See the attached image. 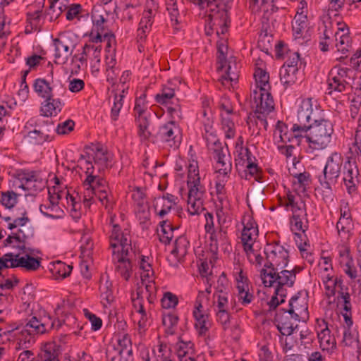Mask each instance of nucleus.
<instances>
[{
	"instance_id": "obj_12",
	"label": "nucleus",
	"mask_w": 361,
	"mask_h": 361,
	"mask_svg": "<svg viewBox=\"0 0 361 361\" xmlns=\"http://www.w3.org/2000/svg\"><path fill=\"white\" fill-rule=\"evenodd\" d=\"M26 133L25 139L31 145H42L44 142H49L54 137L50 133L54 129V123L44 121L38 117L30 118L25 125Z\"/></svg>"
},
{
	"instance_id": "obj_31",
	"label": "nucleus",
	"mask_w": 361,
	"mask_h": 361,
	"mask_svg": "<svg viewBox=\"0 0 361 361\" xmlns=\"http://www.w3.org/2000/svg\"><path fill=\"white\" fill-rule=\"evenodd\" d=\"M198 118L203 127L202 135L207 141V147L221 143L216 137V131L214 128V121L211 113L204 109L198 114Z\"/></svg>"
},
{
	"instance_id": "obj_41",
	"label": "nucleus",
	"mask_w": 361,
	"mask_h": 361,
	"mask_svg": "<svg viewBox=\"0 0 361 361\" xmlns=\"http://www.w3.org/2000/svg\"><path fill=\"white\" fill-rule=\"evenodd\" d=\"M192 342L180 341L177 344V356L179 361H203V357L196 355Z\"/></svg>"
},
{
	"instance_id": "obj_51",
	"label": "nucleus",
	"mask_w": 361,
	"mask_h": 361,
	"mask_svg": "<svg viewBox=\"0 0 361 361\" xmlns=\"http://www.w3.org/2000/svg\"><path fill=\"white\" fill-rule=\"evenodd\" d=\"M75 322V317L72 315H67L66 318L63 319H57L54 320L51 317H44L41 319V324H43V329H44V332L51 330L52 329H59L62 324H64L67 326H70L73 322Z\"/></svg>"
},
{
	"instance_id": "obj_56",
	"label": "nucleus",
	"mask_w": 361,
	"mask_h": 361,
	"mask_svg": "<svg viewBox=\"0 0 361 361\" xmlns=\"http://www.w3.org/2000/svg\"><path fill=\"white\" fill-rule=\"evenodd\" d=\"M33 88L37 94L43 99L54 94L51 84L44 78H37L34 80Z\"/></svg>"
},
{
	"instance_id": "obj_8",
	"label": "nucleus",
	"mask_w": 361,
	"mask_h": 361,
	"mask_svg": "<svg viewBox=\"0 0 361 361\" xmlns=\"http://www.w3.org/2000/svg\"><path fill=\"white\" fill-rule=\"evenodd\" d=\"M250 102L252 108L255 109L256 118L252 121V118L247 122L249 128L251 130L252 126L255 124L257 128V132L254 129L252 134H259L261 127L267 130L268 123L264 116L269 114L274 109V102L270 93V91H257L252 90L250 94Z\"/></svg>"
},
{
	"instance_id": "obj_24",
	"label": "nucleus",
	"mask_w": 361,
	"mask_h": 361,
	"mask_svg": "<svg viewBox=\"0 0 361 361\" xmlns=\"http://www.w3.org/2000/svg\"><path fill=\"white\" fill-rule=\"evenodd\" d=\"M217 71L219 74L220 80L225 86L232 85L236 82L239 77L240 66L235 57H230L224 59L222 63H218Z\"/></svg>"
},
{
	"instance_id": "obj_54",
	"label": "nucleus",
	"mask_w": 361,
	"mask_h": 361,
	"mask_svg": "<svg viewBox=\"0 0 361 361\" xmlns=\"http://www.w3.org/2000/svg\"><path fill=\"white\" fill-rule=\"evenodd\" d=\"M154 16L149 15L145 16V14L142 13V16L137 30V36L139 42H143L151 31L152 26L154 23Z\"/></svg>"
},
{
	"instance_id": "obj_40",
	"label": "nucleus",
	"mask_w": 361,
	"mask_h": 361,
	"mask_svg": "<svg viewBox=\"0 0 361 361\" xmlns=\"http://www.w3.org/2000/svg\"><path fill=\"white\" fill-rule=\"evenodd\" d=\"M177 197L167 193L161 197H157L154 200V209L156 214L161 218L166 215L176 203Z\"/></svg>"
},
{
	"instance_id": "obj_42",
	"label": "nucleus",
	"mask_w": 361,
	"mask_h": 361,
	"mask_svg": "<svg viewBox=\"0 0 361 361\" xmlns=\"http://www.w3.org/2000/svg\"><path fill=\"white\" fill-rule=\"evenodd\" d=\"M63 351V348L56 342L46 343L39 354V361H60L59 355Z\"/></svg>"
},
{
	"instance_id": "obj_39",
	"label": "nucleus",
	"mask_w": 361,
	"mask_h": 361,
	"mask_svg": "<svg viewBox=\"0 0 361 361\" xmlns=\"http://www.w3.org/2000/svg\"><path fill=\"white\" fill-rule=\"evenodd\" d=\"M63 103L59 98H54V95L44 99L41 103L40 115L45 117L57 116L62 110Z\"/></svg>"
},
{
	"instance_id": "obj_1",
	"label": "nucleus",
	"mask_w": 361,
	"mask_h": 361,
	"mask_svg": "<svg viewBox=\"0 0 361 361\" xmlns=\"http://www.w3.org/2000/svg\"><path fill=\"white\" fill-rule=\"evenodd\" d=\"M4 226L11 231L4 240L3 245L11 250L0 257V270L20 269L26 271H35L41 266L40 251L32 247L28 241L33 237L34 231L28 226L30 219L23 210L20 216L14 214L2 216Z\"/></svg>"
},
{
	"instance_id": "obj_10",
	"label": "nucleus",
	"mask_w": 361,
	"mask_h": 361,
	"mask_svg": "<svg viewBox=\"0 0 361 361\" xmlns=\"http://www.w3.org/2000/svg\"><path fill=\"white\" fill-rule=\"evenodd\" d=\"M334 132L332 123L327 119L321 118L310 126L305 137L310 148L320 150L329 146L331 142Z\"/></svg>"
},
{
	"instance_id": "obj_27",
	"label": "nucleus",
	"mask_w": 361,
	"mask_h": 361,
	"mask_svg": "<svg viewBox=\"0 0 361 361\" xmlns=\"http://www.w3.org/2000/svg\"><path fill=\"white\" fill-rule=\"evenodd\" d=\"M343 180L350 195L357 192L360 183V173L355 161L349 159L345 162L343 171Z\"/></svg>"
},
{
	"instance_id": "obj_50",
	"label": "nucleus",
	"mask_w": 361,
	"mask_h": 361,
	"mask_svg": "<svg viewBox=\"0 0 361 361\" xmlns=\"http://www.w3.org/2000/svg\"><path fill=\"white\" fill-rule=\"evenodd\" d=\"M238 117H222L220 121V129L227 140H232L236 135L235 121Z\"/></svg>"
},
{
	"instance_id": "obj_18",
	"label": "nucleus",
	"mask_w": 361,
	"mask_h": 361,
	"mask_svg": "<svg viewBox=\"0 0 361 361\" xmlns=\"http://www.w3.org/2000/svg\"><path fill=\"white\" fill-rule=\"evenodd\" d=\"M263 252L266 255L267 262L262 269H283L288 264L289 252L279 243L267 244Z\"/></svg>"
},
{
	"instance_id": "obj_30",
	"label": "nucleus",
	"mask_w": 361,
	"mask_h": 361,
	"mask_svg": "<svg viewBox=\"0 0 361 361\" xmlns=\"http://www.w3.org/2000/svg\"><path fill=\"white\" fill-rule=\"evenodd\" d=\"M45 0H36L35 5H30L27 13V25L25 32L30 33L32 31H39L44 24L42 10Z\"/></svg>"
},
{
	"instance_id": "obj_28",
	"label": "nucleus",
	"mask_w": 361,
	"mask_h": 361,
	"mask_svg": "<svg viewBox=\"0 0 361 361\" xmlns=\"http://www.w3.org/2000/svg\"><path fill=\"white\" fill-rule=\"evenodd\" d=\"M210 147L208 149L213 152L214 159L216 160V172L219 173V177L222 176L223 178H227L232 169L231 159L224 152L221 142Z\"/></svg>"
},
{
	"instance_id": "obj_46",
	"label": "nucleus",
	"mask_w": 361,
	"mask_h": 361,
	"mask_svg": "<svg viewBox=\"0 0 361 361\" xmlns=\"http://www.w3.org/2000/svg\"><path fill=\"white\" fill-rule=\"evenodd\" d=\"M113 260L116 262V270L119 275H121L125 280L128 281L131 275V263L128 258V255H123V253H118V255H112Z\"/></svg>"
},
{
	"instance_id": "obj_26",
	"label": "nucleus",
	"mask_w": 361,
	"mask_h": 361,
	"mask_svg": "<svg viewBox=\"0 0 361 361\" xmlns=\"http://www.w3.org/2000/svg\"><path fill=\"white\" fill-rule=\"evenodd\" d=\"M131 73L126 71L123 73L120 78L121 87L119 90L114 92V102L111 109V118L116 121L118 120L120 111L123 106L124 99L126 98L128 86L126 84L130 80Z\"/></svg>"
},
{
	"instance_id": "obj_52",
	"label": "nucleus",
	"mask_w": 361,
	"mask_h": 361,
	"mask_svg": "<svg viewBox=\"0 0 361 361\" xmlns=\"http://www.w3.org/2000/svg\"><path fill=\"white\" fill-rule=\"evenodd\" d=\"M176 85L171 82H168L164 85L159 93L154 97L155 101L160 104H166L174 98Z\"/></svg>"
},
{
	"instance_id": "obj_11",
	"label": "nucleus",
	"mask_w": 361,
	"mask_h": 361,
	"mask_svg": "<svg viewBox=\"0 0 361 361\" xmlns=\"http://www.w3.org/2000/svg\"><path fill=\"white\" fill-rule=\"evenodd\" d=\"M260 276L264 286L274 288L275 293L281 297L286 296V287L293 286L295 281V274L283 269H262Z\"/></svg>"
},
{
	"instance_id": "obj_7",
	"label": "nucleus",
	"mask_w": 361,
	"mask_h": 361,
	"mask_svg": "<svg viewBox=\"0 0 361 361\" xmlns=\"http://www.w3.org/2000/svg\"><path fill=\"white\" fill-rule=\"evenodd\" d=\"M279 207L289 214V224L292 232H303L307 229L306 205L301 196L294 191H288L278 198Z\"/></svg>"
},
{
	"instance_id": "obj_45",
	"label": "nucleus",
	"mask_w": 361,
	"mask_h": 361,
	"mask_svg": "<svg viewBox=\"0 0 361 361\" xmlns=\"http://www.w3.org/2000/svg\"><path fill=\"white\" fill-rule=\"evenodd\" d=\"M179 318L175 310H164L162 312V324L167 335H173L178 329Z\"/></svg>"
},
{
	"instance_id": "obj_5",
	"label": "nucleus",
	"mask_w": 361,
	"mask_h": 361,
	"mask_svg": "<svg viewBox=\"0 0 361 361\" xmlns=\"http://www.w3.org/2000/svg\"><path fill=\"white\" fill-rule=\"evenodd\" d=\"M214 289L212 307L217 321L226 329L229 326L232 313L238 312L241 307L236 294L234 296L231 295L228 283L224 274L219 277Z\"/></svg>"
},
{
	"instance_id": "obj_49",
	"label": "nucleus",
	"mask_w": 361,
	"mask_h": 361,
	"mask_svg": "<svg viewBox=\"0 0 361 361\" xmlns=\"http://www.w3.org/2000/svg\"><path fill=\"white\" fill-rule=\"evenodd\" d=\"M298 68L283 65L280 69V80L283 85L287 87L294 84L298 80Z\"/></svg>"
},
{
	"instance_id": "obj_43",
	"label": "nucleus",
	"mask_w": 361,
	"mask_h": 361,
	"mask_svg": "<svg viewBox=\"0 0 361 361\" xmlns=\"http://www.w3.org/2000/svg\"><path fill=\"white\" fill-rule=\"evenodd\" d=\"M243 140L242 137H239L235 143V161L236 166L240 169L245 166L246 164L251 161H255V157L252 156V153L247 147L243 146Z\"/></svg>"
},
{
	"instance_id": "obj_47",
	"label": "nucleus",
	"mask_w": 361,
	"mask_h": 361,
	"mask_svg": "<svg viewBox=\"0 0 361 361\" xmlns=\"http://www.w3.org/2000/svg\"><path fill=\"white\" fill-rule=\"evenodd\" d=\"M255 85L252 90L270 91L271 85L269 82V74L262 68H256L254 73Z\"/></svg>"
},
{
	"instance_id": "obj_37",
	"label": "nucleus",
	"mask_w": 361,
	"mask_h": 361,
	"mask_svg": "<svg viewBox=\"0 0 361 361\" xmlns=\"http://www.w3.org/2000/svg\"><path fill=\"white\" fill-rule=\"evenodd\" d=\"M295 317V322L305 321L308 318L307 302L304 298L298 295L293 296L289 301V308L286 310Z\"/></svg>"
},
{
	"instance_id": "obj_62",
	"label": "nucleus",
	"mask_w": 361,
	"mask_h": 361,
	"mask_svg": "<svg viewBox=\"0 0 361 361\" xmlns=\"http://www.w3.org/2000/svg\"><path fill=\"white\" fill-rule=\"evenodd\" d=\"M354 228V224L352 219L339 218L337 224L336 228L338 235L345 239H348L352 234Z\"/></svg>"
},
{
	"instance_id": "obj_17",
	"label": "nucleus",
	"mask_w": 361,
	"mask_h": 361,
	"mask_svg": "<svg viewBox=\"0 0 361 361\" xmlns=\"http://www.w3.org/2000/svg\"><path fill=\"white\" fill-rule=\"evenodd\" d=\"M350 71L348 68L334 66L331 69L327 79V94L333 95L336 93L344 92L351 88Z\"/></svg>"
},
{
	"instance_id": "obj_21",
	"label": "nucleus",
	"mask_w": 361,
	"mask_h": 361,
	"mask_svg": "<svg viewBox=\"0 0 361 361\" xmlns=\"http://www.w3.org/2000/svg\"><path fill=\"white\" fill-rule=\"evenodd\" d=\"M293 319H295V317L284 310L279 311L275 316L278 330L283 336H286L284 341V348L286 351L293 349V337L291 336L294 334L296 329L300 327L294 324Z\"/></svg>"
},
{
	"instance_id": "obj_61",
	"label": "nucleus",
	"mask_w": 361,
	"mask_h": 361,
	"mask_svg": "<svg viewBox=\"0 0 361 361\" xmlns=\"http://www.w3.org/2000/svg\"><path fill=\"white\" fill-rule=\"evenodd\" d=\"M293 32L295 38H300L302 37L303 32L307 27V16H304L301 13L298 15H295L293 24Z\"/></svg>"
},
{
	"instance_id": "obj_38",
	"label": "nucleus",
	"mask_w": 361,
	"mask_h": 361,
	"mask_svg": "<svg viewBox=\"0 0 361 361\" xmlns=\"http://www.w3.org/2000/svg\"><path fill=\"white\" fill-rule=\"evenodd\" d=\"M209 235L211 251L215 252H217L219 249H221L224 252H229L231 250V246L228 242L226 231L220 228Z\"/></svg>"
},
{
	"instance_id": "obj_32",
	"label": "nucleus",
	"mask_w": 361,
	"mask_h": 361,
	"mask_svg": "<svg viewBox=\"0 0 361 361\" xmlns=\"http://www.w3.org/2000/svg\"><path fill=\"white\" fill-rule=\"evenodd\" d=\"M337 31L334 34L335 47L338 52L347 54L351 47V38L348 25L344 22L336 23Z\"/></svg>"
},
{
	"instance_id": "obj_48",
	"label": "nucleus",
	"mask_w": 361,
	"mask_h": 361,
	"mask_svg": "<svg viewBox=\"0 0 361 361\" xmlns=\"http://www.w3.org/2000/svg\"><path fill=\"white\" fill-rule=\"evenodd\" d=\"M190 247V243L186 236L180 235L175 242L171 254L177 260L181 262L188 253Z\"/></svg>"
},
{
	"instance_id": "obj_53",
	"label": "nucleus",
	"mask_w": 361,
	"mask_h": 361,
	"mask_svg": "<svg viewBox=\"0 0 361 361\" xmlns=\"http://www.w3.org/2000/svg\"><path fill=\"white\" fill-rule=\"evenodd\" d=\"M244 250L246 252L247 258L250 263L257 267H261L264 262V257L262 255L259 244L249 246L245 245Z\"/></svg>"
},
{
	"instance_id": "obj_57",
	"label": "nucleus",
	"mask_w": 361,
	"mask_h": 361,
	"mask_svg": "<svg viewBox=\"0 0 361 361\" xmlns=\"http://www.w3.org/2000/svg\"><path fill=\"white\" fill-rule=\"evenodd\" d=\"M49 269L56 279H63L70 275L72 267L61 261H56L50 264Z\"/></svg>"
},
{
	"instance_id": "obj_35",
	"label": "nucleus",
	"mask_w": 361,
	"mask_h": 361,
	"mask_svg": "<svg viewBox=\"0 0 361 361\" xmlns=\"http://www.w3.org/2000/svg\"><path fill=\"white\" fill-rule=\"evenodd\" d=\"M242 224L243 228L241 233V241L243 247L259 244L255 241L258 236V227L252 217L245 216Z\"/></svg>"
},
{
	"instance_id": "obj_23",
	"label": "nucleus",
	"mask_w": 361,
	"mask_h": 361,
	"mask_svg": "<svg viewBox=\"0 0 361 361\" xmlns=\"http://www.w3.org/2000/svg\"><path fill=\"white\" fill-rule=\"evenodd\" d=\"M158 136L161 141L171 148L177 149L182 142V132L175 121H169L159 128Z\"/></svg>"
},
{
	"instance_id": "obj_13",
	"label": "nucleus",
	"mask_w": 361,
	"mask_h": 361,
	"mask_svg": "<svg viewBox=\"0 0 361 361\" xmlns=\"http://www.w3.org/2000/svg\"><path fill=\"white\" fill-rule=\"evenodd\" d=\"M322 111L319 108L317 101L312 98L302 99L298 105L295 130L307 133L310 126L322 117Z\"/></svg>"
},
{
	"instance_id": "obj_25",
	"label": "nucleus",
	"mask_w": 361,
	"mask_h": 361,
	"mask_svg": "<svg viewBox=\"0 0 361 361\" xmlns=\"http://www.w3.org/2000/svg\"><path fill=\"white\" fill-rule=\"evenodd\" d=\"M317 332L319 348L323 352L331 355L337 350L336 338L331 334V330L324 320H317Z\"/></svg>"
},
{
	"instance_id": "obj_16",
	"label": "nucleus",
	"mask_w": 361,
	"mask_h": 361,
	"mask_svg": "<svg viewBox=\"0 0 361 361\" xmlns=\"http://www.w3.org/2000/svg\"><path fill=\"white\" fill-rule=\"evenodd\" d=\"M11 332L16 337L20 345L27 348V344L34 343V336L44 333V329H43V324H41V320L33 317L25 325L17 326L16 329H3L0 328V336Z\"/></svg>"
},
{
	"instance_id": "obj_4",
	"label": "nucleus",
	"mask_w": 361,
	"mask_h": 361,
	"mask_svg": "<svg viewBox=\"0 0 361 361\" xmlns=\"http://www.w3.org/2000/svg\"><path fill=\"white\" fill-rule=\"evenodd\" d=\"M67 210L75 220L81 216V204L71 195L67 183L57 176L49 180L48 197L40 204V212L50 219H61Z\"/></svg>"
},
{
	"instance_id": "obj_29",
	"label": "nucleus",
	"mask_w": 361,
	"mask_h": 361,
	"mask_svg": "<svg viewBox=\"0 0 361 361\" xmlns=\"http://www.w3.org/2000/svg\"><path fill=\"white\" fill-rule=\"evenodd\" d=\"M141 361H174L171 349L166 345L160 344L149 350L144 345L139 348Z\"/></svg>"
},
{
	"instance_id": "obj_55",
	"label": "nucleus",
	"mask_w": 361,
	"mask_h": 361,
	"mask_svg": "<svg viewBox=\"0 0 361 361\" xmlns=\"http://www.w3.org/2000/svg\"><path fill=\"white\" fill-rule=\"evenodd\" d=\"M84 54L91 61L92 67H97L101 61L102 47L99 44H86L83 48Z\"/></svg>"
},
{
	"instance_id": "obj_19",
	"label": "nucleus",
	"mask_w": 361,
	"mask_h": 361,
	"mask_svg": "<svg viewBox=\"0 0 361 361\" xmlns=\"http://www.w3.org/2000/svg\"><path fill=\"white\" fill-rule=\"evenodd\" d=\"M75 34L70 31L61 32L53 39L54 61L59 65L65 64L75 48Z\"/></svg>"
},
{
	"instance_id": "obj_44",
	"label": "nucleus",
	"mask_w": 361,
	"mask_h": 361,
	"mask_svg": "<svg viewBox=\"0 0 361 361\" xmlns=\"http://www.w3.org/2000/svg\"><path fill=\"white\" fill-rule=\"evenodd\" d=\"M99 292L101 300L104 307H108L114 301L112 283L107 276H102L100 279Z\"/></svg>"
},
{
	"instance_id": "obj_34",
	"label": "nucleus",
	"mask_w": 361,
	"mask_h": 361,
	"mask_svg": "<svg viewBox=\"0 0 361 361\" xmlns=\"http://www.w3.org/2000/svg\"><path fill=\"white\" fill-rule=\"evenodd\" d=\"M192 315L195 319V328L198 335L205 336L212 324L209 314L203 305L198 304L197 307H194Z\"/></svg>"
},
{
	"instance_id": "obj_59",
	"label": "nucleus",
	"mask_w": 361,
	"mask_h": 361,
	"mask_svg": "<svg viewBox=\"0 0 361 361\" xmlns=\"http://www.w3.org/2000/svg\"><path fill=\"white\" fill-rule=\"evenodd\" d=\"M174 228L171 223L166 221H162L159 223V227L157 228V235L159 240L169 244L173 238Z\"/></svg>"
},
{
	"instance_id": "obj_60",
	"label": "nucleus",
	"mask_w": 361,
	"mask_h": 361,
	"mask_svg": "<svg viewBox=\"0 0 361 361\" xmlns=\"http://www.w3.org/2000/svg\"><path fill=\"white\" fill-rule=\"evenodd\" d=\"M117 346H114L116 351L114 356L122 357V353L126 350L128 354L131 353V339L127 334H120L116 336Z\"/></svg>"
},
{
	"instance_id": "obj_15",
	"label": "nucleus",
	"mask_w": 361,
	"mask_h": 361,
	"mask_svg": "<svg viewBox=\"0 0 361 361\" xmlns=\"http://www.w3.org/2000/svg\"><path fill=\"white\" fill-rule=\"evenodd\" d=\"M47 182L38 171L30 169L16 171L14 179L16 188H20L27 192L26 195H35L42 191Z\"/></svg>"
},
{
	"instance_id": "obj_9",
	"label": "nucleus",
	"mask_w": 361,
	"mask_h": 361,
	"mask_svg": "<svg viewBox=\"0 0 361 361\" xmlns=\"http://www.w3.org/2000/svg\"><path fill=\"white\" fill-rule=\"evenodd\" d=\"M323 286L325 295L335 301L337 299V305L343 310L348 311L351 309L350 296L348 288H344L343 280L341 277L334 274L324 275L319 278ZM331 300H330V302Z\"/></svg>"
},
{
	"instance_id": "obj_3",
	"label": "nucleus",
	"mask_w": 361,
	"mask_h": 361,
	"mask_svg": "<svg viewBox=\"0 0 361 361\" xmlns=\"http://www.w3.org/2000/svg\"><path fill=\"white\" fill-rule=\"evenodd\" d=\"M151 261L149 257H140L138 266L141 281L137 284L136 292L131 293L133 309L140 315L138 328L141 334L150 325V318L146 310V301L150 305L156 300L155 275Z\"/></svg>"
},
{
	"instance_id": "obj_2",
	"label": "nucleus",
	"mask_w": 361,
	"mask_h": 361,
	"mask_svg": "<svg viewBox=\"0 0 361 361\" xmlns=\"http://www.w3.org/2000/svg\"><path fill=\"white\" fill-rule=\"evenodd\" d=\"M85 168L88 173L84 182L85 193L82 202L85 207H90L95 199L101 203L108 213L106 228L108 239L112 255H128L131 250V237L128 228H122L121 222L123 221V215L117 216L113 212L116 200L111 192L106 183L102 178L92 175V166L87 164Z\"/></svg>"
},
{
	"instance_id": "obj_64",
	"label": "nucleus",
	"mask_w": 361,
	"mask_h": 361,
	"mask_svg": "<svg viewBox=\"0 0 361 361\" xmlns=\"http://www.w3.org/2000/svg\"><path fill=\"white\" fill-rule=\"evenodd\" d=\"M319 181L322 187L318 190V193L326 204H330L334 200V194L331 188V185L334 183H330L322 178L319 179Z\"/></svg>"
},
{
	"instance_id": "obj_14",
	"label": "nucleus",
	"mask_w": 361,
	"mask_h": 361,
	"mask_svg": "<svg viewBox=\"0 0 361 361\" xmlns=\"http://www.w3.org/2000/svg\"><path fill=\"white\" fill-rule=\"evenodd\" d=\"M200 6L202 9H206L211 18V29L215 30L216 35L221 39V35H224L230 23L228 11L224 5L219 6L216 0H199Z\"/></svg>"
},
{
	"instance_id": "obj_33",
	"label": "nucleus",
	"mask_w": 361,
	"mask_h": 361,
	"mask_svg": "<svg viewBox=\"0 0 361 361\" xmlns=\"http://www.w3.org/2000/svg\"><path fill=\"white\" fill-rule=\"evenodd\" d=\"M293 337V348L296 347L298 351L310 350L312 348L314 334L306 326L296 329Z\"/></svg>"
},
{
	"instance_id": "obj_36",
	"label": "nucleus",
	"mask_w": 361,
	"mask_h": 361,
	"mask_svg": "<svg viewBox=\"0 0 361 361\" xmlns=\"http://www.w3.org/2000/svg\"><path fill=\"white\" fill-rule=\"evenodd\" d=\"M342 164L341 156L339 154H332L327 159L324 169V178L322 180L336 183L341 172Z\"/></svg>"
},
{
	"instance_id": "obj_58",
	"label": "nucleus",
	"mask_w": 361,
	"mask_h": 361,
	"mask_svg": "<svg viewBox=\"0 0 361 361\" xmlns=\"http://www.w3.org/2000/svg\"><path fill=\"white\" fill-rule=\"evenodd\" d=\"M226 178H223L222 180H219L215 183V192L217 195V199L219 201L221 205L220 208L216 210V216L219 219L221 218V215L224 214V209L226 207L225 203L227 202L226 197L225 195V184L224 182L226 180Z\"/></svg>"
},
{
	"instance_id": "obj_20",
	"label": "nucleus",
	"mask_w": 361,
	"mask_h": 361,
	"mask_svg": "<svg viewBox=\"0 0 361 361\" xmlns=\"http://www.w3.org/2000/svg\"><path fill=\"white\" fill-rule=\"evenodd\" d=\"M111 154L107 152L106 149L103 147H97L94 151L92 159L94 161V164L92 161L88 159H82L80 161V169L85 172L86 177L85 178L83 182H85V179L88 176V173L86 172L85 168L87 167L86 166L87 164H89L92 166V175L97 176L104 180L107 184V182L99 175V173L102 171H104L105 169L108 168L111 161ZM83 188H85L84 183H82ZM85 188H84V191ZM85 192H83V194Z\"/></svg>"
},
{
	"instance_id": "obj_63",
	"label": "nucleus",
	"mask_w": 361,
	"mask_h": 361,
	"mask_svg": "<svg viewBox=\"0 0 361 361\" xmlns=\"http://www.w3.org/2000/svg\"><path fill=\"white\" fill-rule=\"evenodd\" d=\"M147 94L145 92H142L140 96L136 97L135 101L133 111L135 118L147 117Z\"/></svg>"
},
{
	"instance_id": "obj_22",
	"label": "nucleus",
	"mask_w": 361,
	"mask_h": 361,
	"mask_svg": "<svg viewBox=\"0 0 361 361\" xmlns=\"http://www.w3.org/2000/svg\"><path fill=\"white\" fill-rule=\"evenodd\" d=\"M233 274L236 282V297L240 304L246 306L252 302L254 296L250 292L248 279L243 273L240 264H235Z\"/></svg>"
},
{
	"instance_id": "obj_6",
	"label": "nucleus",
	"mask_w": 361,
	"mask_h": 361,
	"mask_svg": "<svg viewBox=\"0 0 361 361\" xmlns=\"http://www.w3.org/2000/svg\"><path fill=\"white\" fill-rule=\"evenodd\" d=\"M187 211L191 216L199 215L204 210L207 192L202 179L197 161L190 159L187 165Z\"/></svg>"
}]
</instances>
